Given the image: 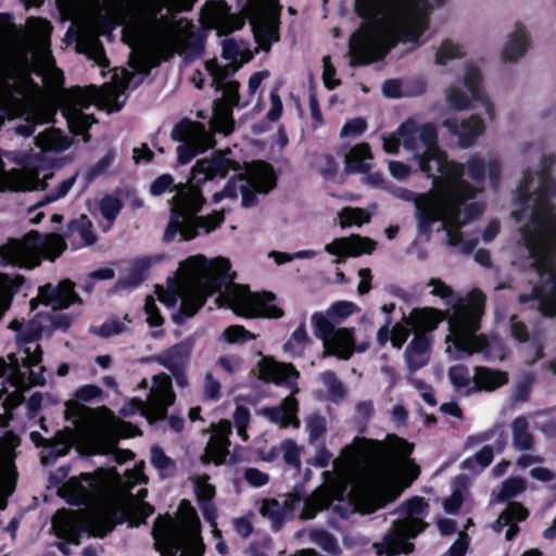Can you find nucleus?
<instances>
[{
    "label": "nucleus",
    "mask_w": 556,
    "mask_h": 556,
    "mask_svg": "<svg viewBox=\"0 0 556 556\" xmlns=\"http://www.w3.org/2000/svg\"><path fill=\"white\" fill-rule=\"evenodd\" d=\"M397 134L420 170L432 178L433 189L414 199L418 233L430 240L433 224L440 222L439 230H445L448 245H458L465 254L472 252L477 239L463 241L458 229L480 216L484 205L475 201L479 189L463 179L465 165L447 160L438 146V128L432 123L419 124L408 118Z\"/></svg>",
    "instance_id": "f257e3e1"
},
{
    "label": "nucleus",
    "mask_w": 556,
    "mask_h": 556,
    "mask_svg": "<svg viewBox=\"0 0 556 556\" xmlns=\"http://www.w3.org/2000/svg\"><path fill=\"white\" fill-rule=\"evenodd\" d=\"M115 10L98 9L85 17L81 29L76 37V51L87 55L100 66H106L104 48L99 40L115 28L119 20L126 18L125 7L129 10V30L143 47L131 53L129 65L137 72L148 76L153 67L160 65L175 52L198 56L201 46H192L189 52L190 38L185 37L173 15L191 10L197 0H118Z\"/></svg>",
    "instance_id": "f03ea898"
},
{
    "label": "nucleus",
    "mask_w": 556,
    "mask_h": 556,
    "mask_svg": "<svg viewBox=\"0 0 556 556\" xmlns=\"http://www.w3.org/2000/svg\"><path fill=\"white\" fill-rule=\"evenodd\" d=\"M30 26L33 47L11 43L0 48V98L11 96L17 83L27 85L31 73H36L50 89H62V113L73 132L81 134L94 122L92 116L81 112L93 102L102 103L110 111L121 110L123 102L118 99L125 93L127 83L116 80L100 89L92 85L63 89L64 74L56 67L50 50L52 25L46 20L34 18Z\"/></svg>",
    "instance_id": "7ed1b4c3"
},
{
    "label": "nucleus",
    "mask_w": 556,
    "mask_h": 556,
    "mask_svg": "<svg viewBox=\"0 0 556 556\" xmlns=\"http://www.w3.org/2000/svg\"><path fill=\"white\" fill-rule=\"evenodd\" d=\"M527 149L541 157L540 169L535 176L529 169L523 172L511 215L519 223L525 220L522 240L530 267L540 282L530 293L520 294L519 302L535 301L542 315L553 317L556 315V180L551 174L556 161L552 155H541L531 143Z\"/></svg>",
    "instance_id": "20e7f679"
},
{
    "label": "nucleus",
    "mask_w": 556,
    "mask_h": 556,
    "mask_svg": "<svg viewBox=\"0 0 556 556\" xmlns=\"http://www.w3.org/2000/svg\"><path fill=\"white\" fill-rule=\"evenodd\" d=\"M187 277L177 286V290L168 292L156 287L159 300L167 306L181 300L179 314L174 316L175 323H184L192 317L204 305L207 296L219 292L216 302L219 306L227 305L237 315L244 317L281 318L283 311L271 304L276 296L271 292L252 293L245 286L233 282L229 274V261L217 257L208 261L203 255L190 257L186 262Z\"/></svg>",
    "instance_id": "39448f33"
},
{
    "label": "nucleus",
    "mask_w": 556,
    "mask_h": 556,
    "mask_svg": "<svg viewBox=\"0 0 556 556\" xmlns=\"http://www.w3.org/2000/svg\"><path fill=\"white\" fill-rule=\"evenodd\" d=\"M445 0H355L361 27L350 39L351 65L381 60L399 42H416Z\"/></svg>",
    "instance_id": "423d86ee"
},
{
    "label": "nucleus",
    "mask_w": 556,
    "mask_h": 556,
    "mask_svg": "<svg viewBox=\"0 0 556 556\" xmlns=\"http://www.w3.org/2000/svg\"><path fill=\"white\" fill-rule=\"evenodd\" d=\"M231 150L216 151L208 157L198 160L191 168L187 182L175 184L169 174H163L154 179L150 186L153 195H161L165 191H175L170 199V217L164 232V241H174L177 237L190 241L202 233H210L218 228L225 220L223 211H214L206 216H199L205 198L202 194V185L215 178H224L230 169H241L240 163L231 159Z\"/></svg>",
    "instance_id": "0eeeda50"
},
{
    "label": "nucleus",
    "mask_w": 556,
    "mask_h": 556,
    "mask_svg": "<svg viewBox=\"0 0 556 556\" xmlns=\"http://www.w3.org/2000/svg\"><path fill=\"white\" fill-rule=\"evenodd\" d=\"M485 296L480 291H472L467 299H459L444 315L434 308H415L404 323L416 333H428L433 331L444 318L448 323L450 333L445 341L452 342L455 351L459 354L470 356L475 353H482L484 357H491V342L484 334H477L480 329V319L483 314Z\"/></svg>",
    "instance_id": "6e6552de"
},
{
    "label": "nucleus",
    "mask_w": 556,
    "mask_h": 556,
    "mask_svg": "<svg viewBox=\"0 0 556 556\" xmlns=\"http://www.w3.org/2000/svg\"><path fill=\"white\" fill-rule=\"evenodd\" d=\"M413 444L394 434L387 437L384 441L356 438L353 445L345 446L341 455L333 462V469L338 476H346L352 467L359 460L367 463L377 476V484L389 481L391 472L396 469H405L412 480L416 479L419 466L408 459L413 452Z\"/></svg>",
    "instance_id": "1a4fd4ad"
},
{
    "label": "nucleus",
    "mask_w": 556,
    "mask_h": 556,
    "mask_svg": "<svg viewBox=\"0 0 556 556\" xmlns=\"http://www.w3.org/2000/svg\"><path fill=\"white\" fill-rule=\"evenodd\" d=\"M153 510L151 505L130 495L129 498L105 503L87 510H58L53 527L59 535L73 541L83 534L103 538L116 523L122 522L124 517L136 519V523L143 522Z\"/></svg>",
    "instance_id": "9d476101"
},
{
    "label": "nucleus",
    "mask_w": 556,
    "mask_h": 556,
    "mask_svg": "<svg viewBox=\"0 0 556 556\" xmlns=\"http://www.w3.org/2000/svg\"><path fill=\"white\" fill-rule=\"evenodd\" d=\"M243 10L244 15L232 13L225 1L212 0L204 7V18L207 26L222 36L240 29L248 17L256 42L264 51H269L271 43L279 39L281 7L278 0H247Z\"/></svg>",
    "instance_id": "9b49d317"
},
{
    "label": "nucleus",
    "mask_w": 556,
    "mask_h": 556,
    "mask_svg": "<svg viewBox=\"0 0 556 556\" xmlns=\"http://www.w3.org/2000/svg\"><path fill=\"white\" fill-rule=\"evenodd\" d=\"M152 535L162 556H202L204 553L200 521L191 507L179 520L168 515L157 517Z\"/></svg>",
    "instance_id": "f8f14e48"
},
{
    "label": "nucleus",
    "mask_w": 556,
    "mask_h": 556,
    "mask_svg": "<svg viewBox=\"0 0 556 556\" xmlns=\"http://www.w3.org/2000/svg\"><path fill=\"white\" fill-rule=\"evenodd\" d=\"M429 505L422 497H413L396 509L399 518L391 522L389 530L379 543H374L377 555L395 556L409 554L415 539L426 530L428 523L424 520L428 514Z\"/></svg>",
    "instance_id": "ddd939ff"
},
{
    "label": "nucleus",
    "mask_w": 556,
    "mask_h": 556,
    "mask_svg": "<svg viewBox=\"0 0 556 556\" xmlns=\"http://www.w3.org/2000/svg\"><path fill=\"white\" fill-rule=\"evenodd\" d=\"M65 249L66 242L62 236H42L31 230L22 239H10L0 245V263L33 269L41 264L42 255L54 261Z\"/></svg>",
    "instance_id": "4468645a"
},
{
    "label": "nucleus",
    "mask_w": 556,
    "mask_h": 556,
    "mask_svg": "<svg viewBox=\"0 0 556 556\" xmlns=\"http://www.w3.org/2000/svg\"><path fill=\"white\" fill-rule=\"evenodd\" d=\"M276 186V176L271 166L262 161L251 163L243 173L231 177L223 190L213 194L212 201L235 200L241 194V205L252 207L257 203V194H267Z\"/></svg>",
    "instance_id": "2eb2a0df"
},
{
    "label": "nucleus",
    "mask_w": 556,
    "mask_h": 556,
    "mask_svg": "<svg viewBox=\"0 0 556 556\" xmlns=\"http://www.w3.org/2000/svg\"><path fill=\"white\" fill-rule=\"evenodd\" d=\"M483 76L480 68L472 62L463 66V77L453 81L444 90L446 104L455 111H467L477 101L484 109L491 121L495 118L493 103L482 86Z\"/></svg>",
    "instance_id": "dca6fc26"
},
{
    "label": "nucleus",
    "mask_w": 556,
    "mask_h": 556,
    "mask_svg": "<svg viewBox=\"0 0 556 556\" xmlns=\"http://www.w3.org/2000/svg\"><path fill=\"white\" fill-rule=\"evenodd\" d=\"M140 434L137 427L113 417L110 420L90 425L80 433L84 445L93 454H110L116 452L118 463L131 458L130 451L117 450L119 438Z\"/></svg>",
    "instance_id": "f3484780"
},
{
    "label": "nucleus",
    "mask_w": 556,
    "mask_h": 556,
    "mask_svg": "<svg viewBox=\"0 0 556 556\" xmlns=\"http://www.w3.org/2000/svg\"><path fill=\"white\" fill-rule=\"evenodd\" d=\"M170 138L178 143L177 163L181 166L189 164L197 155L215 146L214 135L205 128L204 124L189 118L181 119L173 127Z\"/></svg>",
    "instance_id": "a211bd4d"
},
{
    "label": "nucleus",
    "mask_w": 556,
    "mask_h": 556,
    "mask_svg": "<svg viewBox=\"0 0 556 556\" xmlns=\"http://www.w3.org/2000/svg\"><path fill=\"white\" fill-rule=\"evenodd\" d=\"M315 336L321 339L324 345L323 357L336 356L348 361L355 352L353 328H337L323 313L312 316Z\"/></svg>",
    "instance_id": "6ab92c4d"
},
{
    "label": "nucleus",
    "mask_w": 556,
    "mask_h": 556,
    "mask_svg": "<svg viewBox=\"0 0 556 556\" xmlns=\"http://www.w3.org/2000/svg\"><path fill=\"white\" fill-rule=\"evenodd\" d=\"M175 397L170 378L161 374L153 378V386L147 400H134V405L150 424H153L166 418L167 408L174 404Z\"/></svg>",
    "instance_id": "aec40b11"
},
{
    "label": "nucleus",
    "mask_w": 556,
    "mask_h": 556,
    "mask_svg": "<svg viewBox=\"0 0 556 556\" xmlns=\"http://www.w3.org/2000/svg\"><path fill=\"white\" fill-rule=\"evenodd\" d=\"M211 75L216 89L223 90V99L214 102L212 123L215 130L229 134L233 126L232 108L239 102V83L217 79L214 74Z\"/></svg>",
    "instance_id": "412c9836"
},
{
    "label": "nucleus",
    "mask_w": 556,
    "mask_h": 556,
    "mask_svg": "<svg viewBox=\"0 0 556 556\" xmlns=\"http://www.w3.org/2000/svg\"><path fill=\"white\" fill-rule=\"evenodd\" d=\"M18 445L20 438L12 432L0 439V510L7 507V498L14 492L16 471L13 459Z\"/></svg>",
    "instance_id": "4be33fe9"
},
{
    "label": "nucleus",
    "mask_w": 556,
    "mask_h": 556,
    "mask_svg": "<svg viewBox=\"0 0 556 556\" xmlns=\"http://www.w3.org/2000/svg\"><path fill=\"white\" fill-rule=\"evenodd\" d=\"M75 283L70 279H63L58 285L46 283L38 289V298L30 301V309H35L38 303L49 305L52 309H64L73 303H80L79 295L74 290Z\"/></svg>",
    "instance_id": "5701e85b"
},
{
    "label": "nucleus",
    "mask_w": 556,
    "mask_h": 556,
    "mask_svg": "<svg viewBox=\"0 0 556 556\" xmlns=\"http://www.w3.org/2000/svg\"><path fill=\"white\" fill-rule=\"evenodd\" d=\"M376 241L361 235H351L334 239L326 244L325 251L331 255L338 256L336 264L341 263L346 257H356L363 253L370 254L376 249Z\"/></svg>",
    "instance_id": "b1692460"
},
{
    "label": "nucleus",
    "mask_w": 556,
    "mask_h": 556,
    "mask_svg": "<svg viewBox=\"0 0 556 556\" xmlns=\"http://www.w3.org/2000/svg\"><path fill=\"white\" fill-rule=\"evenodd\" d=\"M442 125L451 135L458 138V143L464 149L472 147L485 129L483 119L477 114L462 121L456 117L446 118Z\"/></svg>",
    "instance_id": "393cba45"
},
{
    "label": "nucleus",
    "mask_w": 556,
    "mask_h": 556,
    "mask_svg": "<svg viewBox=\"0 0 556 556\" xmlns=\"http://www.w3.org/2000/svg\"><path fill=\"white\" fill-rule=\"evenodd\" d=\"M222 45V55L224 59L228 60L229 63L223 67L215 62L207 64V70L211 74H214L217 79H226L252 58V54L247 50H242L233 39H224Z\"/></svg>",
    "instance_id": "a878e982"
},
{
    "label": "nucleus",
    "mask_w": 556,
    "mask_h": 556,
    "mask_svg": "<svg viewBox=\"0 0 556 556\" xmlns=\"http://www.w3.org/2000/svg\"><path fill=\"white\" fill-rule=\"evenodd\" d=\"M531 48V37L527 27L516 24L513 31L506 36L501 51V60L505 63H515L526 55Z\"/></svg>",
    "instance_id": "bb28decb"
},
{
    "label": "nucleus",
    "mask_w": 556,
    "mask_h": 556,
    "mask_svg": "<svg viewBox=\"0 0 556 556\" xmlns=\"http://www.w3.org/2000/svg\"><path fill=\"white\" fill-rule=\"evenodd\" d=\"M260 376L266 381L285 383L293 388L299 378V371L290 363H278L269 357H263L260 362Z\"/></svg>",
    "instance_id": "cd10ccee"
},
{
    "label": "nucleus",
    "mask_w": 556,
    "mask_h": 556,
    "mask_svg": "<svg viewBox=\"0 0 556 556\" xmlns=\"http://www.w3.org/2000/svg\"><path fill=\"white\" fill-rule=\"evenodd\" d=\"M99 490V480L91 473H84L80 478H71L63 485L64 494L76 504H87Z\"/></svg>",
    "instance_id": "c85d7f7f"
},
{
    "label": "nucleus",
    "mask_w": 556,
    "mask_h": 556,
    "mask_svg": "<svg viewBox=\"0 0 556 556\" xmlns=\"http://www.w3.org/2000/svg\"><path fill=\"white\" fill-rule=\"evenodd\" d=\"M431 344V334H414L404 353L406 365L412 372L425 367L429 363Z\"/></svg>",
    "instance_id": "c756f323"
},
{
    "label": "nucleus",
    "mask_w": 556,
    "mask_h": 556,
    "mask_svg": "<svg viewBox=\"0 0 556 556\" xmlns=\"http://www.w3.org/2000/svg\"><path fill=\"white\" fill-rule=\"evenodd\" d=\"M301 501L302 498L298 493L286 494L281 502L265 500L261 507V514L270 519L274 528L279 529L285 518L293 511L295 504Z\"/></svg>",
    "instance_id": "7c9ffc66"
},
{
    "label": "nucleus",
    "mask_w": 556,
    "mask_h": 556,
    "mask_svg": "<svg viewBox=\"0 0 556 556\" xmlns=\"http://www.w3.org/2000/svg\"><path fill=\"white\" fill-rule=\"evenodd\" d=\"M230 432L231 428L229 422H224L219 426V429L214 435L211 437L206 445L205 453L202 456V462H213L216 465H222L225 463L226 456L229 453L228 447L230 442L228 434Z\"/></svg>",
    "instance_id": "2f4dec72"
},
{
    "label": "nucleus",
    "mask_w": 556,
    "mask_h": 556,
    "mask_svg": "<svg viewBox=\"0 0 556 556\" xmlns=\"http://www.w3.org/2000/svg\"><path fill=\"white\" fill-rule=\"evenodd\" d=\"M65 238L73 249L92 245L98 237L92 231V223L87 215H80L67 225Z\"/></svg>",
    "instance_id": "473e14b6"
},
{
    "label": "nucleus",
    "mask_w": 556,
    "mask_h": 556,
    "mask_svg": "<svg viewBox=\"0 0 556 556\" xmlns=\"http://www.w3.org/2000/svg\"><path fill=\"white\" fill-rule=\"evenodd\" d=\"M527 517L528 510L520 503L510 502L501 513L498 518L492 523V529L495 532H501L504 527L509 526L505 538L507 541H511L519 531V527L514 522L523 521Z\"/></svg>",
    "instance_id": "72a5a7b5"
},
{
    "label": "nucleus",
    "mask_w": 556,
    "mask_h": 556,
    "mask_svg": "<svg viewBox=\"0 0 556 556\" xmlns=\"http://www.w3.org/2000/svg\"><path fill=\"white\" fill-rule=\"evenodd\" d=\"M193 349V340L188 339L177 343L154 356V361L169 371L185 367Z\"/></svg>",
    "instance_id": "f704fd0d"
},
{
    "label": "nucleus",
    "mask_w": 556,
    "mask_h": 556,
    "mask_svg": "<svg viewBox=\"0 0 556 556\" xmlns=\"http://www.w3.org/2000/svg\"><path fill=\"white\" fill-rule=\"evenodd\" d=\"M466 167L468 176L472 180L481 182L485 175H488L492 187H496L501 175V164L497 160L492 159L489 162H485L478 155H471L466 163Z\"/></svg>",
    "instance_id": "c9c22d12"
},
{
    "label": "nucleus",
    "mask_w": 556,
    "mask_h": 556,
    "mask_svg": "<svg viewBox=\"0 0 556 556\" xmlns=\"http://www.w3.org/2000/svg\"><path fill=\"white\" fill-rule=\"evenodd\" d=\"M298 401L291 394L287 396L279 406L267 407L263 409V414L273 422L279 424L280 427L288 426L299 427L300 420L296 417Z\"/></svg>",
    "instance_id": "e433bc0d"
},
{
    "label": "nucleus",
    "mask_w": 556,
    "mask_h": 556,
    "mask_svg": "<svg viewBox=\"0 0 556 556\" xmlns=\"http://www.w3.org/2000/svg\"><path fill=\"white\" fill-rule=\"evenodd\" d=\"M475 386L477 391H494L497 388L507 383V374L501 370L491 369L488 367H475L473 375Z\"/></svg>",
    "instance_id": "4c0bfd02"
},
{
    "label": "nucleus",
    "mask_w": 556,
    "mask_h": 556,
    "mask_svg": "<svg viewBox=\"0 0 556 556\" xmlns=\"http://www.w3.org/2000/svg\"><path fill=\"white\" fill-rule=\"evenodd\" d=\"M25 279L21 275L11 277L0 274V318L10 308L14 295L18 292Z\"/></svg>",
    "instance_id": "58836bf2"
},
{
    "label": "nucleus",
    "mask_w": 556,
    "mask_h": 556,
    "mask_svg": "<svg viewBox=\"0 0 556 556\" xmlns=\"http://www.w3.org/2000/svg\"><path fill=\"white\" fill-rule=\"evenodd\" d=\"M331 493L323 488L317 489L311 496L305 497L302 519H313L319 510L326 509L331 505Z\"/></svg>",
    "instance_id": "ea45409f"
},
{
    "label": "nucleus",
    "mask_w": 556,
    "mask_h": 556,
    "mask_svg": "<svg viewBox=\"0 0 556 556\" xmlns=\"http://www.w3.org/2000/svg\"><path fill=\"white\" fill-rule=\"evenodd\" d=\"M372 156L367 143L355 146L345 155L346 170L365 173L370 169Z\"/></svg>",
    "instance_id": "a19ab883"
},
{
    "label": "nucleus",
    "mask_w": 556,
    "mask_h": 556,
    "mask_svg": "<svg viewBox=\"0 0 556 556\" xmlns=\"http://www.w3.org/2000/svg\"><path fill=\"white\" fill-rule=\"evenodd\" d=\"M447 377L454 389L464 394H471L477 391L475 386L473 376L470 375V370L467 366L457 364L450 367Z\"/></svg>",
    "instance_id": "79ce46f5"
},
{
    "label": "nucleus",
    "mask_w": 556,
    "mask_h": 556,
    "mask_svg": "<svg viewBox=\"0 0 556 556\" xmlns=\"http://www.w3.org/2000/svg\"><path fill=\"white\" fill-rule=\"evenodd\" d=\"M466 56L465 47L454 41L453 39L446 38L441 41L434 53V64L445 66L450 62L460 60Z\"/></svg>",
    "instance_id": "37998d69"
},
{
    "label": "nucleus",
    "mask_w": 556,
    "mask_h": 556,
    "mask_svg": "<svg viewBox=\"0 0 556 556\" xmlns=\"http://www.w3.org/2000/svg\"><path fill=\"white\" fill-rule=\"evenodd\" d=\"M513 446L518 451H529L533 447L534 437L529 431L528 419L517 417L511 424Z\"/></svg>",
    "instance_id": "c03bdc74"
},
{
    "label": "nucleus",
    "mask_w": 556,
    "mask_h": 556,
    "mask_svg": "<svg viewBox=\"0 0 556 556\" xmlns=\"http://www.w3.org/2000/svg\"><path fill=\"white\" fill-rule=\"evenodd\" d=\"M27 189H30V182L22 170L16 168L7 170L0 159V191Z\"/></svg>",
    "instance_id": "a18cd8bd"
},
{
    "label": "nucleus",
    "mask_w": 556,
    "mask_h": 556,
    "mask_svg": "<svg viewBox=\"0 0 556 556\" xmlns=\"http://www.w3.org/2000/svg\"><path fill=\"white\" fill-rule=\"evenodd\" d=\"M35 140L38 147L47 151H63L70 147L68 140L55 128L40 132Z\"/></svg>",
    "instance_id": "49530a36"
},
{
    "label": "nucleus",
    "mask_w": 556,
    "mask_h": 556,
    "mask_svg": "<svg viewBox=\"0 0 556 556\" xmlns=\"http://www.w3.org/2000/svg\"><path fill=\"white\" fill-rule=\"evenodd\" d=\"M71 446V433H63L59 431L53 439L47 442L49 452L41 457V462L47 465L54 462L55 458L65 455Z\"/></svg>",
    "instance_id": "de8ad7c7"
},
{
    "label": "nucleus",
    "mask_w": 556,
    "mask_h": 556,
    "mask_svg": "<svg viewBox=\"0 0 556 556\" xmlns=\"http://www.w3.org/2000/svg\"><path fill=\"white\" fill-rule=\"evenodd\" d=\"M26 357L23 359L22 365L24 367L30 368L29 372V383L35 386H42L46 382L43 377V367H39L38 371L33 369L34 366L39 365L41 362V350L39 345H36L35 350L31 352L30 348L25 349Z\"/></svg>",
    "instance_id": "09e8293b"
},
{
    "label": "nucleus",
    "mask_w": 556,
    "mask_h": 556,
    "mask_svg": "<svg viewBox=\"0 0 556 556\" xmlns=\"http://www.w3.org/2000/svg\"><path fill=\"white\" fill-rule=\"evenodd\" d=\"M319 381L327 388L330 401L339 402L345 396V388L334 371L326 370L321 372Z\"/></svg>",
    "instance_id": "8fccbe9b"
},
{
    "label": "nucleus",
    "mask_w": 556,
    "mask_h": 556,
    "mask_svg": "<svg viewBox=\"0 0 556 556\" xmlns=\"http://www.w3.org/2000/svg\"><path fill=\"white\" fill-rule=\"evenodd\" d=\"M526 490V482L520 477H510L506 479L501 486L497 501L503 502L516 497Z\"/></svg>",
    "instance_id": "3c124183"
},
{
    "label": "nucleus",
    "mask_w": 556,
    "mask_h": 556,
    "mask_svg": "<svg viewBox=\"0 0 556 556\" xmlns=\"http://www.w3.org/2000/svg\"><path fill=\"white\" fill-rule=\"evenodd\" d=\"M308 538L313 544L321 547L328 553H333L338 548L336 538L326 530L314 529L309 532Z\"/></svg>",
    "instance_id": "603ef678"
},
{
    "label": "nucleus",
    "mask_w": 556,
    "mask_h": 556,
    "mask_svg": "<svg viewBox=\"0 0 556 556\" xmlns=\"http://www.w3.org/2000/svg\"><path fill=\"white\" fill-rule=\"evenodd\" d=\"M341 226L362 225L370 220V214L359 207H345L340 213Z\"/></svg>",
    "instance_id": "864d4df0"
},
{
    "label": "nucleus",
    "mask_w": 556,
    "mask_h": 556,
    "mask_svg": "<svg viewBox=\"0 0 556 556\" xmlns=\"http://www.w3.org/2000/svg\"><path fill=\"white\" fill-rule=\"evenodd\" d=\"M309 338L307 336L305 324L302 323L300 326L292 332L290 340L283 345V350L290 353H296L298 348L300 352L305 348L308 343Z\"/></svg>",
    "instance_id": "5fc2aeb1"
},
{
    "label": "nucleus",
    "mask_w": 556,
    "mask_h": 556,
    "mask_svg": "<svg viewBox=\"0 0 556 556\" xmlns=\"http://www.w3.org/2000/svg\"><path fill=\"white\" fill-rule=\"evenodd\" d=\"M123 208V202L115 197L106 195L100 202V211L105 219L113 223Z\"/></svg>",
    "instance_id": "6e6d98bb"
},
{
    "label": "nucleus",
    "mask_w": 556,
    "mask_h": 556,
    "mask_svg": "<svg viewBox=\"0 0 556 556\" xmlns=\"http://www.w3.org/2000/svg\"><path fill=\"white\" fill-rule=\"evenodd\" d=\"M354 304L348 301H341L332 304L326 314L327 318L334 324V321H341L349 317L353 313Z\"/></svg>",
    "instance_id": "4d7b16f0"
},
{
    "label": "nucleus",
    "mask_w": 556,
    "mask_h": 556,
    "mask_svg": "<svg viewBox=\"0 0 556 556\" xmlns=\"http://www.w3.org/2000/svg\"><path fill=\"white\" fill-rule=\"evenodd\" d=\"M308 442L315 444L326 432V420L324 417L313 415L307 419Z\"/></svg>",
    "instance_id": "13d9d810"
},
{
    "label": "nucleus",
    "mask_w": 556,
    "mask_h": 556,
    "mask_svg": "<svg viewBox=\"0 0 556 556\" xmlns=\"http://www.w3.org/2000/svg\"><path fill=\"white\" fill-rule=\"evenodd\" d=\"M8 358L10 364H8L3 358H0V378L10 371L9 380H23L24 374L21 371V366L16 355L14 353H10Z\"/></svg>",
    "instance_id": "bf43d9fd"
},
{
    "label": "nucleus",
    "mask_w": 556,
    "mask_h": 556,
    "mask_svg": "<svg viewBox=\"0 0 556 556\" xmlns=\"http://www.w3.org/2000/svg\"><path fill=\"white\" fill-rule=\"evenodd\" d=\"M222 336L229 343L247 342L256 338L255 334L238 325L227 327Z\"/></svg>",
    "instance_id": "052dcab7"
},
{
    "label": "nucleus",
    "mask_w": 556,
    "mask_h": 556,
    "mask_svg": "<svg viewBox=\"0 0 556 556\" xmlns=\"http://www.w3.org/2000/svg\"><path fill=\"white\" fill-rule=\"evenodd\" d=\"M126 330L124 323L117 319H108L100 327L92 328V332L101 338L117 336Z\"/></svg>",
    "instance_id": "680f3d73"
},
{
    "label": "nucleus",
    "mask_w": 556,
    "mask_h": 556,
    "mask_svg": "<svg viewBox=\"0 0 556 556\" xmlns=\"http://www.w3.org/2000/svg\"><path fill=\"white\" fill-rule=\"evenodd\" d=\"M493 460V448L489 445L481 448L475 454L472 458H467L463 462V468H473L476 463L480 464L482 468L488 467Z\"/></svg>",
    "instance_id": "e2e57ef3"
},
{
    "label": "nucleus",
    "mask_w": 556,
    "mask_h": 556,
    "mask_svg": "<svg viewBox=\"0 0 556 556\" xmlns=\"http://www.w3.org/2000/svg\"><path fill=\"white\" fill-rule=\"evenodd\" d=\"M220 382L213 376L212 372L204 375L203 393L208 400H218L220 397Z\"/></svg>",
    "instance_id": "0e129e2a"
},
{
    "label": "nucleus",
    "mask_w": 556,
    "mask_h": 556,
    "mask_svg": "<svg viewBox=\"0 0 556 556\" xmlns=\"http://www.w3.org/2000/svg\"><path fill=\"white\" fill-rule=\"evenodd\" d=\"M151 463L159 470H169L175 467L174 462L159 446L151 448Z\"/></svg>",
    "instance_id": "69168bd1"
},
{
    "label": "nucleus",
    "mask_w": 556,
    "mask_h": 556,
    "mask_svg": "<svg viewBox=\"0 0 556 556\" xmlns=\"http://www.w3.org/2000/svg\"><path fill=\"white\" fill-rule=\"evenodd\" d=\"M283 459L287 464L300 469V447L291 440L282 444Z\"/></svg>",
    "instance_id": "338daca9"
},
{
    "label": "nucleus",
    "mask_w": 556,
    "mask_h": 556,
    "mask_svg": "<svg viewBox=\"0 0 556 556\" xmlns=\"http://www.w3.org/2000/svg\"><path fill=\"white\" fill-rule=\"evenodd\" d=\"M144 312L147 314V321L152 327H159L164 323V318L159 313L157 306L153 296L149 295L146 299Z\"/></svg>",
    "instance_id": "774afa93"
}]
</instances>
